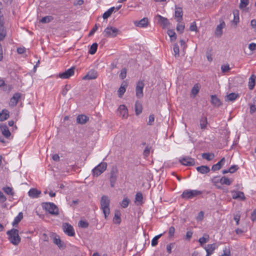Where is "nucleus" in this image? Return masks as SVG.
<instances>
[{
    "label": "nucleus",
    "instance_id": "61",
    "mask_svg": "<svg viewBox=\"0 0 256 256\" xmlns=\"http://www.w3.org/2000/svg\"><path fill=\"white\" fill-rule=\"evenodd\" d=\"M190 31H196L197 30V26L196 22H192L190 26Z\"/></svg>",
    "mask_w": 256,
    "mask_h": 256
},
{
    "label": "nucleus",
    "instance_id": "57",
    "mask_svg": "<svg viewBox=\"0 0 256 256\" xmlns=\"http://www.w3.org/2000/svg\"><path fill=\"white\" fill-rule=\"evenodd\" d=\"M151 149V147L147 146L146 147L144 151V155L145 156H148L150 153V150Z\"/></svg>",
    "mask_w": 256,
    "mask_h": 256
},
{
    "label": "nucleus",
    "instance_id": "10",
    "mask_svg": "<svg viewBox=\"0 0 256 256\" xmlns=\"http://www.w3.org/2000/svg\"><path fill=\"white\" fill-rule=\"evenodd\" d=\"M118 170L116 168H112L110 172V185L112 188L114 186L115 183L117 180Z\"/></svg>",
    "mask_w": 256,
    "mask_h": 256
},
{
    "label": "nucleus",
    "instance_id": "14",
    "mask_svg": "<svg viewBox=\"0 0 256 256\" xmlns=\"http://www.w3.org/2000/svg\"><path fill=\"white\" fill-rule=\"evenodd\" d=\"M74 68H71L66 70L64 72L59 74V77L61 78H68L74 74Z\"/></svg>",
    "mask_w": 256,
    "mask_h": 256
},
{
    "label": "nucleus",
    "instance_id": "51",
    "mask_svg": "<svg viewBox=\"0 0 256 256\" xmlns=\"http://www.w3.org/2000/svg\"><path fill=\"white\" fill-rule=\"evenodd\" d=\"M78 226L82 228H87L88 226V223L84 220H80L78 224Z\"/></svg>",
    "mask_w": 256,
    "mask_h": 256
},
{
    "label": "nucleus",
    "instance_id": "1",
    "mask_svg": "<svg viewBox=\"0 0 256 256\" xmlns=\"http://www.w3.org/2000/svg\"><path fill=\"white\" fill-rule=\"evenodd\" d=\"M18 232V230L16 228H12L6 232L8 240L14 246H18L20 242L21 238Z\"/></svg>",
    "mask_w": 256,
    "mask_h": 256
},
{
    "label": "nucleus",
    "instance_id": "46",
    "mask_svg": "<svg viewBox=\"0 0 256 256\" xmlns=\"http://www.w3.org/2000/svg\"><path fill=\"white\" fill-rule=\"evenodd\" d=\"M3 190L5 193L8 195L13 196L14 194V192H13L12 188L9 186L4 188Z\"/></svg>",
    "mask_w": 256,
    "mask_h": 256
},
{
    "label": "nucleus",
    "instance_id": "15",
    "mask_svg": "<svg viewBox=\"0 0 256 256\" xmlns=\"http://www.w3.org/2000/svg\"><path fill=\"white\" fill-rule=\"evenodd\" d=\"M128 86V83L126 80H124L121 84V85L118 90V96L119 98H122Z\"/></svg>",
    "mask_w": 256,
    "mask_h": 256
},
{
    "label": "nucleus",
    "instance_id": "29",
    "mask_svg": "<svg viewBox=\"0 0 256 256\" xmlns=\"http://www.w3.org/2000/svg\"><path fill=\"white\" fill-rule=\"evenodd\" d=\"M9 112L6 110H3L0 114V121L2 122L9 118Z\"/></svg>",
    "mask_w": 256,
    "mask_h": 256
},
{
    "label": "nucleus",
    "instance_id": "16",
    "mask_svg": "<svg viewBox=\"0 0 256 256\" xmlns=\"http://www.w3.org/2000/svg\"><path fill=\"white\" fill-rule=\"evenodd\" d=\"M98 76L97 72L92 70H90L87 74L83 77L82 79L84 80H94L98 77Z\"/></svg>",
    "mask_w": 256,
    "mask_h": 256
},
{
    "label": "nucleus",
    "instance_id": "35",
    "mask_svg": "<svg viewBox=\"0 0 256 256\" xmlns=\"http://www.w3.org/2000/svg\"><path fill=\"white\" fill-rule=\"evenodd\" d=\"M23 218V214L22 212H20L18 215L14 218V222H12V226H16L21 221Z\"/></svg>",
    "mask_w": 256,
    "mask_h": 256
},
{
    "label": "nucleus",
    "instance_id": "50",
    "mask_svg": "<svg viewBox=\"0 0 256 256\" xmlns=\"http://www.w3.org/2000/svg\"><path fill=\"white\" fill-rule=\"evenodd\" d=\"M200 90V88L197 84L194 85V87L192 89L191 92L194 95L196 96L197 94Z\"/></svg>",
    "mask_w": 256,
    "mask_h": 256
},
{
    "label": "nucleus",
    "instance_id": "63",
    "mask_svg": "<svg viewBox=\"0 0 256 256\" xmlns=\"http://www.w3.org/2000/svg\"><path fill=\"white\" fill-rule=\"evenodd\" d=\"M112 12L110 10H108L104 14H103V18L104 19H106V18H108V17H110V15L112 14Z\"/></svg>",
    "mask_w": 256,
    "mask_h": 256
},
{
    "label": "nucleus",
    "instance_id": "36",
    "mask_svg": "<svg viewBox=\"0 0 256 256\" xmlns=\"http://www.w3.org/2000/svg\"><path fill=\"white\" fill-rule=\"evenodd\" d=\"M200 128L202 130L205 129L206 127L208 122L207 118L206 116H202L200 120Z\"/></svg>",
    "mask_w": 256,
    "mask_h": 256
},
{
    "label": "nucleus",
    "instance_id": "37",
    "mask_svg": "<svg viewBox=\"0 0 256 256\" xmlns=\"http://www.w3.org/2000/svg\"><path fill=\"white\" fill-rule=\"evenodd\" d=\"M214 157L213 153H203L202 154V158L208 161L212 160Z\"/></svg>",
    "mask_w": 256,
    "mask_h": 256
},
{
    "label": "nucleus",
    "instance_id": "3",
    "mask_svg": "<svg viewBox=\"0 0 256 256\" xmlns=\"http://www.w3.org/2000/svg\"><path fill=\"white\" fill-rule=\"evenodd\" d=\"M42 206L44 209L52 215H58L59 214L58 206L52 202H43Z\"/></svg>",
    "mask_w": 256,
    "mask_h": 256
},
{
    "label": "nucleus",
    "instance_id": "43",
    "mask_svg": "<svg viewBox=\"0 0 256 256\" xmlns=\"http://www.w3.org/2000/svg\"><path fill=\"white\" fill-rule=\"evenodd\" d=\"M253 104H250V113L252 114L256 112V98L252 100Z\"/></svg>",
    "mask_w": 256,
    "mask_h": 256
},
{
    "label": "nucleus",
    "instance_id": "39",
    "mask_svg": "<svg viewBox=\"0 0 256 256\" xmlns=\"http://www.w3.org/2000/svg\"><path fill=\"white\" fill-rule=\"evenodd\" d=\"M54 18L51 16H47L43 17L40 20V22L42 24H46L50 22L52 20H53Z\"/></svg>",
    "mask_w": 256,
    "mask_h": 256
},
{
    "label": "nucleus",
    "instance_id": "17",
    "mask_svg": "<svg viewBox=\"0 0 256 256\" xmlns=\"http://www.w3.org/2000/svg\"><path fill=\"white\" fill-rule=\"evenodd\" d=\"M148 20L147 18H144L140 21H135L134 24L136 26L140 28H146L148 24Z\"/></svg>",
    "mask_w": 256,
    "mask_h": 256
},
{
    "label": "nucleus",
    "instance_id": "62",
    "mask_svg": "<svg viewBox=\"0 0 256 256\" xmlns=\"http://www.w3.org/2000/svg\"><path fill=\"white\" fill-rule=\"evenodd\" d=\"M70 86H68V85H66L64 86V88L62 91V94L64 96H65L66 94H67V92H68V90H70Z\"/></svg>",
    "mask_w": 256,
    "mask_h": 256
},
{
    "label": "nucleus",
    "instance_id": "33",
    "mask_svg": "<svg viewBox=\"0 0 256 256\" xmlns=\"http://www.w3.org/2000/svg\"><path fill=\"white\" fill-rule=\"evenodd\" d=\"M238 97V94L232 92L227 95L226 97V101H234Z\"/></svg>",
    "mask_w": 256,
    "mask_h": 256
},
{
    "label": "nucleus",
    "instance_id": "31",
    "mask_svg": "<svg viewBox=\"0 0 256 256\" xmlns=\"http://www.w3.org/2000/svg\"><path fill=\"white\" fill-rule=\"evenodd\" d=\"M209 236L208 234H204L203 236L200 238L198 240V242L200 244V246H203L204 244L209 240Z\"/></svg>",
    "mask_w": 256,
    "mask_h": 256
},
{
    "label": "nucleus",
    "instance_id": "23",
    "mask_svg": "<svg viewBox=\"0 0 256 256\" xmlns=\"http://www.w3.org/2000/svg\"><path fill=\"white\" fill-rule=\"evenodd\" d=\"M89 120V118L86 115H78L76 118V122L78 123L82 124H85Z\"/></svg>",
    "mask_w": 256,
    "mask_h": 256
},
{
    "label": "nucleus",
    "instance_id": "18",
    "mask_svg": "<svg viewBox=\"0 0 256 256\" xmlns=\"http://www.w3.org/2000/svg\"><path fill=\"white\" fill-rule=\"evenodd\" d=\"M232 193V197L234 199H240L242 200H244L246 199L244 193L242 192L234 190Z\"/></svg>",
    "mask_w": 256,
    "mask_h": 256
},
{
    "label": "nucleus",
    "instance_id": "41",
    "mask_svg": "<svg viewBox=\"0 0 256 256\" xmlns=\"http://www.w3.org/2000/svg\"><path fill=\"white\" fill-rule=\"evenodd\" d=\"M98 45L96 43H94L90 46L88 51L89 54H94L97 50Z\"/></svg>",
    "mask_w": 256,
    "mask_h": 256
},
{
    "label": "nucleus",
    "instance_id": "19",
    "mask_svg": "<svg viewBox=\"0 0 256 256\" xmlns=\"http://www.w3.org/2000/svg\"><path fill=\"white\" fill-rule=\"evenodd\" d=\"M225 22H222L218 25L217 26L215 32V34L216 36L220 38L222 34V28L225 26Z\"/></svg>",
    "mask_w": 256,
    "mask_h": 256
},
{
    "label": "nucleus",
    "instance_id": "7",
    "mask_svg": "<svg viewBox=\"0 0 256 256\" xmlns=\"http://www.w3.org/2000/svg\"><path fill=\"white\" fill-rule=\"evenodd\" d=\"M50 237L53 239L54 243L57 245L60 249H64L66 246L64 243L60 240V236L56 234H50Z\"/></svg>",
    "mask_w": 256,
    "mask_h": 256
},
{
    "label": "nucleus",
    "instance_id": "40",
    "mask_svg": "<svg viewBox=\"0 0 256 256\" xmlns=\"http://www.w3.org/2000/svg\"><path fill=\"white\" fill-rule=\"evenodd\" d=\"M114 223L120 224L121 222L120 214L118 212H116L113 219Z\"/></svg>",
    "mask_w": 256,
    "mask_h": 256
},
{
    "label": "nucleus",
    "instance_id": "11",
    "mask_svg": "<svg viewBox=\"0 0 256 256\" xmlns=\"http://www.w3.org/2000/svg\"><path fill=\"white\" fill-rule=\"evenodd\" d=\"M180 162L186 166H192L195 164L194 159L189 156H185L180 159Z\"/></svg>",
    "mask_w": 256,
    "mask_h": 256
},
{
    "label": "nucleus",
    "instance_id": "47",
    "mask_svg": "<svg viewBox=\"0 0 256 256\" xmlns=\"http://www.w3.org/2000/svg\"><path fill=\"white\" fill-rule=\"evenodd\" d=\"M173 50L174 52L175 57L179 56L180 55V49L179 46L177 44H174L173 46Z\"/></svg>",
    "mask_w": 256,
    "mask_h": 256
},
{
    "label": "nucleus",
    "instance_id": "22",
    "mask_svg": "<svg viewBox=\"0 0 256 256\" xmlns=\"http://www.w3.org/2000/svg\"><path fill=\"white\" fill-rule=\"evenodd\" d=\"M182 15L183 12L182 8H178L176 6L175 17L177 18V21L178 22H180V21L182 20Z\"/></svg>",
    "mask_w": 256,
    "mask_h": 256
},
{
    "label": "nucleus",
    "instance_id": "53",
    "mask_svg": "<svg viewBox=\"0 0 256 256\" xmlns=\"http://www.w3.org/2000/svg\"><path fill=\"white\" fill-rule=\"evenodd\" d=\"M184 24H178V25L176 26V30L178 32H180V34L184 32Z\"/></svg>",
    "mask_w": 256,
    "mask_h": 256
},
{
    "label": "nucleus",
    "instance_id": "24",
    "mask_svg": "<svg viewBox=\"0 0 256 256\" xmlns=\"http://www.w3.org/2000/svg\"><path fill=\"white\" fill-rule=\"evenodd\" d=\"M41 192L36 188H31L28 192V196L32 198H38L39 197Z\"/></svg>",
    "mask_w": 256,
    "mask_h": 256
},
{
    "label": "nucleus",
    "instance_id": "32",
    "mask_svg": "<svg viewBox=\"0 0 256 256\" xmlns=\"http://www.w3.org/2000/svg\"><path fill=\"white\" fill-rule=\"evenodd\" d=\"M255 79L256 76L254 74H252L248 81V88L250 90H252L255 86Z\"/></svg>",
    "mask_w": 256,
    "mask_h": 256
},
{
    "label": "nucleus",
    "instance_id": "21",
    "mask_svg": "<svg viewBox=\"0 0 256 256\" xmlns=\"http://www.w3.org/2000/svg\"><path fill=\"white\" fill-rule=\"evenodd\" d=\"M225 162V158H222L217 164H214L212 167V171H216L220 170Z\"/></svg>",
    "mask_w": 256,
    "mask_h": 256
},
{
    "label": "nucleus",
    "instance_id": "38",
    "mask_svg": "<svg viewBox=\"0 0 256 256\" xmlns=\"http://www.w3.org/2000/svg\"><path fill=\"white\" fill-rule=\"evenodd\" d=\"M220 184H222L230 186L232 184V181L228 178L226 176H222L220 179Z\"/></svg>",
    "mask_w": 256,
    "mask_h": 256
},
{
    "label": "nucleus",
    "instance_id": "25",
    "mask_svg": "<svg viewBox=\"0 0 256 256\" xmlns=\"http://www.w3.org/2000/svg\"><path fill=\"white\" fill-rule=\"evenodd\" d=\"M20 98V94L18 92L15 93L10 99L11 105L12 106H16L18 102V100Z\"/></svg>",
    "mask_w": 256,
    "mask_h": 256
},
{
    "label": "nucleus",
    "instance_id": "6",
    "mask_svg": "<svg viewBox=\"0 0 256 256\" xmlns=\"http://www.w3.org/2000/svg\"><path fill=\"white\" fill-rule=\"evenodd\" d=\"M107 167V164L104 162H100L92 170L94 176H98L104 172Z\"/></svg>",
    "mask_w": 256,
    "mask_h": 256
},
{
    "label": "nucleus",
    "instance_id": "2",
    "mask_svg": "<svg viewBox=\"0 0 256 256\" xmlns=\"http://www.w3.org/2000/svg\"><path fill=\"white\" fill-rule=\"evenodd\" d=\"M110 200L108 196H103L100 200V208L102 210L105 218L106 219L110 212Z\"/></svg>",
    "mask_w": 256,
    "mask_h": 256
},
{
    "label": "nucleus",
    "instance_id": "13",
    "mask_svg": "<svg viewBox=\"0 0 256 256\" xmlns=\"http://www.w3.org/2000/svg\"><path fill=\"white\" fill-rule=\"evenodd\" d=\"M156 19L158 20V22L162 26L163 28H166L170 24L168 19L158 14L156 16Z\"/></svg>",
    "mask_w": 256,
    "mask_h": 256
},
{
    "label": "nucleus",
    "instance_id": "60",
    "mask_svg": "<svg viewBox=\"0 0 256 256\" xmlns=\"http://www.w3.org/2000/svg\"><path fill=\"white\" fill-rule=\"evenodd\" d=\"M98 25H97V24H96L94 26L90 31V33L88 34V36H92L94 34V32L98 30Z\"/></svg>",
    "mask_w": 256,
    "mask_h": 256
},
{
    "label": "nucleus",
    "instance_id": "58",
    "mask_svg": "<svg viewBox=\"0 0 256 256\" xmlns=\"http://www.w3.org/2000/svg\"><path fill=\"white\" fill-rule=\"evenodd\" d=\"M175 232V228L173 226H172L168 230V234L170 237H172L174 236Z\"/></svg>",
    "mask_w": 256,
    "mask_h": 256
},
{
    "label": "nucleus",
    "instance_id": "34",
    "mask_svg": "<svg viewBox=\"0 0 256 256\" xmlns=\"http://www.w3.org/2000/svg\"><path fill=\"white\" fill-rule=\"evenodd\" d=\"M233 15H234V19L232 20V22L234 23L236 25L239 22V10H233Z\"/></svg>",
    "mask_w": 256,
    "mask_h": 256
},
{
    "label": "nucleus",
    "instance_id": "9",
    "mask_svg": "<svg viewBox=\"0 0 256 256\" xmlns=\"http://www.w3.org/2000/svg\"><path fill=\"white\" fill-rule=\"evenodd\" d=\"M144 86V83L142 80H139L136 88V94L138 98H140L143 97V89Z\"/></svg>",
    "mask_w": 256,
    "mask_h": 256
},
{
    "label": "nucleus",
    "instance_id": "27",
    "mask_svg": "<svg viewBox=\"0 0 256 256\" xmlns=\"http://www.w3.org/2000/svg\"><path fill=\"white\" fill-rule=\"evenodd\" d=\"M211 103L214 106L217 107L222 105V102L220 100L216 95L211 96Z\"/></svg>",
    "mask_w": 256,
    "mask_h": 256
},
{
    "label": "nucleus",
    "instance_id": "56",
    "mask_svg": "<svg viewBox=\"0 0 256 256\" xmlns=\"http://www.w3.org/2000/svg\"><path fill=\"white\" fill-rule=\"evenodd\" d=\"M238 167L237 165H233L232 166L228 169V171L230 173H234L235 172L236 170H238Z\"/></svg>",
    "mask_w": 256,
    "mask_h": 256
},
{
    "label": "nucleus",
    "instance_id": "28",
    "mask_svg": "<svg viewBox=\"0 0 256 256\" xmlns=\"http://www.w3.org/2000/svg\"><path fill=\"white\" fill-rule=\"evenodd\" d=\"M196 170L202 174L208 173L210 171V168L207 166H201L196 168Z\"/></svg>",
    "mask_w": 256,
    "mask_h": 256
},
{
    "label": "nucleus",
    "instance_id": "30",
    "mask_svg": "<svg viewBox=\"0 0 256 256\" xmlns=\"http://www.w3.org/2000/svg\"><path fill=\"white\" fill-rule=\"evenodd\" d=\"M135 112L136 116L139 115L142 112V106L140 102L136 101L135 103Z\"/></svg>",
    "mask_w": 256,
    "mask_h": 256
},
{
    "label": "nucleus",
    "instance_id": "12",
    "mask_svg": "<svg viewBox=\"0 0 256 256\" xmlns=\"http://www.w3.org/2000/svg\"><path fill=\"white\" fill-rule=\"evenodd\" d=\"M118 111L119 113L120 116L125 119L128 118V110L125 105H120L118 109Z\"/></svg>",
    "mask_w": 256,
    "mask_h": 256
},
{
    "label": "nucleus",
    "instance_id": "52",
    "mask_svg": "<svg viewBox=\"0 0 256 256\" xmlns=\"http://www.w3.org/2000/svg\"><path fill=\"white\" fill-rule=\"evenodd\" d=\"M126 70L125 68H123L120 71V77L122 80H124L126 78Z\"/></svg>",
    "mask_w": 256,
    "mask_h": 256
},
{
    "label": "nucleus",
    "instance_id": "42",
    "mask_svg": "<svg viewBox=\"0 0 256 256\" xmlns=\"http://www.w3.org/2000/svg\"><path fill=\"white\" fill-rule=\"evenodd\" d=\"M168 34L170 38L172 41L175 40L176 39V36L174 31L172 30H168Z\"/></svg>",
    "mask_w": 256,
    "mask_h": 256
},
{
    "label": "nucleus",
    "instance_id": "44",
    "mask_svg": "<svg viewBox=\"0 0 256 256\" xmlns=\"http://www.w3.org/2000/svg\"><path fill=\"white\" fill-rule=\"evenodd\" d=\"M6 36V28H0V42L3 40Z\"/></svg>",
    "mask_w": 256,
    "mask_h": 256
},
{
    "label": "nucleus",
    "instance_id": "5",
    "mask_svg": "<svg viewBox=\"0 0 256 256\" xmlns=\"http://www.w3.org/2000/svg\"><path fill=\"white\" fill-rule=\"evenodd\" d=\"M120 32V30L116 28L108 26L104 30L103 34L105 37L114 38Z\"/></svg>",
    "mask_w": 256,
    "mask_h": 256
},
{
    "label": "nucleus",
    "instance_id": "20",
    "mask_svg": "<svg viewBox=\"0 0 256 256\" xmlns=\"http://www.w3.org/2000/svg\"><path fill=\"white\" fill-rule=\"evenodd\" d=\"M216 248V244H208L204 248L206 252L207 256H210L212 254Z\"/></svg>",
    "mask_w": 256,
    "mask_h": 256
},
{
    "label": "nucleus",
    "instance_id": "49",
    "mask_svg": "<svg viewBox=\"0 0 256 256\" xmlns=\"http://www.w3.org/2000/svg\"><path fill=\"white\" fill-rule=\"evenodd\" d=\"M130 200L128 198H124L121 203V206L123 208H126L130 204Z\"/></svg>",
    "mask_w": 256,
    "mask_h": 256
},
{
    "label": "nucleus",
    "instance_id": "45",
    "mask_svg": "<svg viewBox=\"0 0 256 256\" xmlns=\"http://www.w3.org/2000/svg\"><path fill=\"white\" fill-rule=\"evenodd\" d=\"M162 234L154 236L152 240V246H154L158 244V240L162 236Z\"/></svg>",
    "mask_w": 256,
    "mask_h": 256
},
{
    "label": "nucleus",
    "instance_id": "4",
    "mask_svg": "<svg viewBox=\"0 0 256 256\" xmlns=\"http://www.w3.org/2000/svg\"><path fill=\"white\" fill-rule=\"evenodd\" d=\"M202 194V192L198 190H184L181 195L182 198L188 200L192 199Z\"/></svg>",
    "mask_w": 256,
    "mask_h": 256
},
{
    "label": "nucleus",
    "instance_id": "26",
    "mask_svg": "<svg viewBox=\"0 0 256 256\" xmlns=\"http://www.w3.org/2000/svg\"><path fill=\"white\" fill-rule=\"evenodd\" d=\"M0 128L2 134L6 138H8L10 136V132L7 126L2 124L0 126Z\"/></svg>",
    "mask_w": 256,
    "mask_h": 256
},
{
    "label": "nucleus",
    "instance_id": "8",
    "mask_svg": "<svg viewBox=\"0 0 256 256\" xmlns=\"http://www.w3.org/2000/svg\"><path fill=\"white\" fill-rule=\"evenodd\" d=\"M62 230L64 232L70 236H75V232L72 226L68 222L63 224Z\"/></svg>",
    "mask_w": 256,
    "mask_h": 256
},
{
    "label": "nucleus",
    "instance_id": "64",
    "mask_svg": "<svg viewBox=\"0 0 256 256\" xmlns=\"http://www.w3.org/2000/svg\"><path fill=\"white\" fill-rule=\"evenodd\" d=\"M230 250L229 249H227L226 248L224 250V254L220 256H230Z\"/></svg>",
    "mask_w": 256,
    "mask_h": 256
},
{
    "label": "nucleus",
    "instance_id": "54",
    "mask_svg": "<svg viewBox=\"0 0 256 256\" xmlns=\"http://www.w3.org/2000/svg\"><path fill=\"white\" fill-rule=\"evenodd\" d=\"M143 199L142 194L141 192H138L136 195V200L138 202H142Z\"/></svg>",
    "mask_w": 256,
    "mask_h": 256
},
{
    "label": "nucleus",
    "instance_id": "59",
    "mask_svg": "<svg viewBox=\"0 0 256 256\" xmlns=\"http://www.w3.org/2000/svg\"><path fill=\"white\" fill-rule=\"evenodd\" d=\"M174 243H170L166 246L167 252L170 254L172 253V248L174 247Z\"/></svg>",
    "mask_w": 256,
    "mask_h": 256
},
{
    "label": "nucleus",
    "instance_id": "48",
    "mask_svg": "<svg viewBox=\"0 0 256 256\" xmlns=\"http://www.w3.org/2000/svg\"><path fill=\"white\" fill-rule=\"evenodd\" d=\"M249 4V0H240L239 8L240 9L245 8Z\"/></svg>",
    "mask_w": 256,
    "mask_h": 256
},
{
    "label": "nucleus",
    "instance_id": "55",
    "mask_svg": "<svg viewBox=\"0 0 256 256\" xmlns=\"http://www.w3.org/2000/svg\"><path fill=\"white\" fill-rule=\"evenodd\" d=\"M154 116L153 114H150L148 118V124L150 126H152L154 122Z\"/></svg>",
    "mask_w": 256,
    "mask_h": 256
}]
</instances>
